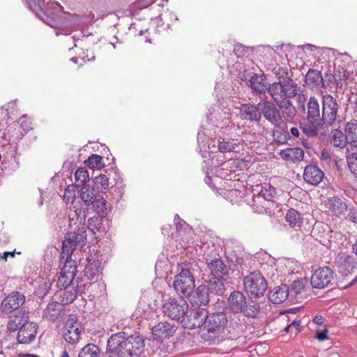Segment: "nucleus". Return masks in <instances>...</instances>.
<instances>
[{
    "instance_id": "obj_1",
    "label": "nucleus",
    "mask_w": 357,
    "mask_h": 357,
    "mask_svg": "<svg viewBox=\"0 0 357 357\" xmlns=\"http://www.w3.org/2000/svg\"><path fill=\"white\" fill-rule=\"evenodd\" d=\"M86 241V229L84 226L79 227L77 231L67 233L63 242L61 261H64L62 271L76 275L77 266L71 255L77 248H82Z\"/></svg>"
},
{
    "instance_id": "obj_2",
    "label": "nucleus",
    "mask_w": 357,
    "mask_h": 357,
    "mask_svg": "<svg viewBox=\"0 0 357 357\" xmlns=\"http://www.w3.org/2000/svg\"><path fill=\"white\" fill-rule=\"evenodd\" d=\"M31 10L36 13L45 24L51 27L57 28L66 24V14L61 11V6L57 2L48 3L43 10L44 0H26Z\"/></svg>"
},
{
    "instance_id": "obj_3",
    "label": "nucleus",
    "mask_w": 357,
    "mask_h": 357,
    "mask_svg": "<svg viewBox=\"0 0 357 357\" xmlns=\"http://www.w3.org/2000/svg\"><path fill=\"white\" fill-rule=\"evenodd\" d=\"M298 84L289 77L270 84L268 93L277 105L291 101L296 96Z\"/></svg>"
},
{
    "instance_id": "obj_4",
    "label": "nucleus",
    "mask_w": 357,
    "mask_h": 357,
    "mask_svg": "<svg viewBox=\"0 0 357 357\" xmlns=\"http://www.w3.org/2000/svg\"><path fill=\"white\" fill-rule=\"evenodd\" d=\"M228 308L234 313H242L248 317H256L259 313V304L252 300H247L243 293L232 291L227 298Z\"/></svg>"
},
{
    "instance_id": "obj_5",
    "label": "nucleus",
    "mask_w": 357,
    "mask_h": 357,
    "mask_svg": "<svg viewBox=\"0 0 357 357\" xmlns=\"http://www.w3.org/2000/svg\"><path fill=\"white\" fill-rule=\"evenodd\" d=\"M227 324V317L224 312L207 314L204 326L200 330V335L203 339L208 340L222 333Z\"/></svg>"
},
{
    "instance_id": "obj_6",
    "label": "nucleus",
    "mask_w": 357,
    "mask_h": 357,
    "mask_svg": "<svg viewBox=\"0 0 357 357\" xmlns=\"http://www.w3.org/2000/svg\"><path fill=\"white\" fill-rule=\"evenodd\" d=\"M243 284L248 294L254 298L262 296L268 287L264 277L258 271L252 272L245 277Z\"/></svg>"
},
{
    "instance_id": "obj_7",
    "label": "nucleus",
    "mask_w": 357,
    "mask_h": 357,
    "mask_svg": "<svg viewBox=\"0 0 357 357\" xmlns=\"http://www.w3.org/2000/svg\"><path fill=\"white\" fill-rule=\"evenodd\" d=\"M195 278L189 268H182L181 272L176 275L174 288L176 292L183 296H190L194 291Z\"/></svg>"
},
{
    "instance_id": "obj_8",
    "label": "nucleus",
    "mask_w": 357,
    "mask_h": 357,
    "mask_svg": "<svg viewBox=\"0 0 357 357\" xmlns=\"http://www.w3.org/2000/svg\"><path fill=\"white\" fill-rule=\"evenodd\" d=\"M188 309V305L185 300L175 298L166 300L162 307V312L165 316L177 321L181 319L182 321L185 319V315Z\"/></svg>"
},
{
    "instance_id": "obj_9",
    "label": "nucleus",
    "mask_w": 357,
    "mask_h": 357,
    "mask_svg": "<svg viewBox=\"0 0 357 357\" xmlns=\"http://www.w3.org/2000/svg\"><path fill=\"white\" fill-rule=\"evenodd\" d=\"M321 121L324 125L332 126L335 123L340 107L336 99L330 94L322 96Z\"/></svg>"
},
{
    "instance_id": "obj_10",
    "label": "nucleus",
    "mask_w": 357,
    "mask_h": 357,
    "mask_svg": "<svg viewBox=\"0 0 357 357\" xmlns=\"http://www.w3.org/2000/svg\"><path fill=\"white\" fill-rule=\"evenodd\" d=\"M82 331V324L77 318L73 314L69 315L63 328L65 340L71 344H77L80 340Z\"/></svg>"
},
{
    "instance_id": "obj_11",
    "label": "nucleus",
    "mask_w": 357,
    "mask_h": 357,
    "mask_svg": "<svg viewBox=\"0 0 357 357\" xmlns=\"http://www.w3.org/2000/svg\"><path fill=\"white\" fill-rule=\"evenodd\" d=\"M261 115L273 126H278L282 121V116L276 105L267 99H264L258 103Z\"/></svg>"
},
{
    "instance_id": "obj_12",
    "label": "nucleus",
    "mask_w": 357,
    "mask_h": 357,
    "mask_svg": "<svg viewBox=\"0 0 357 357\" xmlns=\"http://www.w3.org/2000/svg\"><path fill=\"white\" fill-rule=\"evenodd\" d=\"M126 334L123 332L114 333L107 340V351L109 353L117 355L119 357H125L126 344H127Z\"/></svg>"
},
{
    "instance_id": "obj_13",
    "label": "nucleus",
    "mask_w": 357,
    "mask_h": 357,
    "mask_svg": "<svg viewBox=\"0 0 357 357\" xmlns=\"http://www.w3.org/2000/svg\"><path fill=\"white\" fill-rule=\"evenodd\" d=\"M333 279V271L324 266L317 269L311 276V284L313 288L324 289L328 287Z\"/></svg>"
},
{
    "instance_id": "obj_14",
    "label": "nucleus",
    "mask_w": 357,
    "mask_h": 357,
    "mask_svg": "<svg viewBox=\"0 0 357 357\" xmlns=\"http://www.w3.org/2000/svg\"><path fill=\"white\" fill-rule=\"evenodd\" d=\"M25 302L24 294L13 291L5 297L0 305L1 312L4 314H10L20 308Z\"/></svg>"
},
{
    "instance_id": "obj_15",
    "label": "nucleus",
    "mask_w": 357,
    "mask_h": 357,
    "mask_svg": "<svg viewBox=\"0 0 357 357\" xmlns=\"http://www.w3.org/2000/svg\"><path fill=\"white\" fill-rule=\"evenodd\" d=\"M207 311L204 307H199L197 309L192 310L190 315H188L184 321V325L190 329L196 328H203L206 322Z\"/></svg>"
},
{
    "instance_id": "obj_16",
    "label": "nucleus",
    "mask_w": 357,
    "mask_h": 357,
    "mask_svg": "<svg viewBox=\"0 0 357 357\" xmlns=\"http://www.w3.org/2000/svg\"><path fill=\"white\" fill-rule=\"evenodd\" d=\"M37 331V324L28 319L20 328L17 336V341L20 344H29L35 340Z\"/></svg>"
},
{
    "instance_id": "obj_17",
    "label": "nucleus",
    "mask_w": 357,
    "mask_h": 357,
    "mask_svg": "<svg viewBox=\"0 0 357 357\" xmlns=\"http://www.w3.org/2000/svg\"><path fill=\"white\" fill-rule=\"evenodd\" d=\"M125 346V357L137 356L144 351V340L138 335H130L127 337V344Z\"/></svg>"
},
{
    "instance_id": "obj_18",
    "label": "nucleus",
    "mask_w": 357,
    "mask_h": 357,
    "mask_svg": "<svg viewBox=\"0 0 357 357\" xmlns=\"http://www.w3.org/2000/svg\"><path fill=\"white\" fill-rule=\"evenodd\" d=\"M335 264L338 272L347 276L356 268L354 259L346 253H339L335 258Z\"/></svg>"
},
{
    "instance_id": "obj_19",
    "label": "nucleus",
    "mask_w": 357,
    "mask_h": 357,
    "mask_svg": "<svg viewBox=\"0 0 357 357\" xmlns=\"http://www.w3.org/2000/svg\"><path fill=\"white\" fill-rule=\"evenodd\" d=\"M324 178V172L317 165H308L303 172L304 181L312 185H317Z\"/></svg>"
},
{
    "instance_id": "obj_20",
    "label": "nucleus",
    "mask_w": 357,
    "mask_h": 357,
    "mask_svg": "<svg viewBox=\"0 0 357 357\" xmlns=\"http://www.w3.org/2000/svg\"><path fill=\"white\" fill-rule=\"evenodd\" d=\"M176 328L167 321H162L152 328V335L155 340H160L172 337Z\"/></svg>"
},
{
    "instance_id": "obj_21",
    "label": "nucleus",
    "mask_w": 357,
    "mask_h": 357,
    "mask_svg": "<svg viewBox=\"0 0 357 357\" xmlns=\"http://www.w3.org/2000/svg\"><path fill=\"white\" fill-rule=\"evenodd\" d=\"M266 76L264 73L253 74L250 79V85L252 89V93L263 95L265 99L268 97L266 95V91H268V86L266 84Z\"/></svg>"
},
{
    "instance_id": "obj_22",
    "label": "nucleus",
    "mask_w": 357,
    "mask_h": 357,
    "mask_svg": "<svg viewBox=\"0 0 357 357\" xmlns=\"http://www.w3.org/2000/svg\"><path fill=\"white\" fill-rule=\"evenodd\" d=\"M240 117L251 122H259L261 120V112L257 105L244 104L240 107Z\"/></svg>"
},
{
    "instance_id": "obj_23",
    "label": "nucleus",
    "mask_w": 357,
    "mask_h": 357,
    "mask_svg": "<svg viewBox=\"0 0 357 357\" xmlns=\"http://www.w3.org/2000/svg\"><path fill=\"white\" fill-rule=\"evenodd\" d=\"M325 206L328 212L336 216L344 214L348 208L347 204L336 197L328 198L325 202Z\"/></svg>"
},
{
    "instance_id": "obj_24",
    "label": "nucleus",
    "mask_w": 357,
    "mask_h": 357,
    "mask_svg": "<svg viewBox=\"0 0 357 357\" xmlns=\"http://www.w3.org/2000/svg\"><path fill=\"white\" fill-rule=\"evenodd\" d=\"M28 319H29V312L24 308H21L13 316L9 317L7 323V329L12 332L20 330L22 324Z\"/></svg>"
},
{
    "instance_id": "obj_25",
    "label": "nucleus",
    "mask_w": 357,
    "mask_h": 357,
    "mask_svg": "<svg viewBox=\"0 0 357 357\" xmlns=\"http://www.w3.org/2000/svg\"><path fill=\"white\" fill-rule=\"evenodd\" d=\"M207 268L213 277L225 278L229 274V268L220 258H215L207 263Z\"/></svg>"
},
{
    "instance_id": "obj_26",
    "label": "nucleus",
    "mask_w": 357,
    "mask_h": 357,
    "mask_svg": "<svg viewBox=\"0 0 357 357\" xmlns=\"http://www.w3.org/2000/svg\"><path fill=\"white\" fill-rule=\"evenodd\" d=\"M289 295L287 285L282 284L275 287L268 294V298L274 304H280L285 301Z\"/></svg>"
},
{
    "instance_id": "obj_27",
    "label": "nucleus",
    "mask_w": 357,
    "mask_h": 357,
    "mask_svg": "<svg viewBox=\"0 0 357 357\" xmlns=\"http://www.w3.org/2000/svg\"><path fill=\"white\" fill-rule=\"evenodd\" d=\"M305 83L312 90L321 89L324 85L321 72L316 69H310L305 75Z\"/></svg>"
},
{
    "instance_id": "obj_28",
    "label": "nucleus",
    "mask_w": 357,
    "mask_h": 357,
    "mask_svg": "<svg viewBox=\"0 0 357 357\" xmlns=\"http://www.w3.org/2000/svg\"><path fill=\"white\" fill-rule=\"evenodd\" d=\"M280 155L286 161L296 162L303 160L304 153L303 149L300 148H288L281 151Z\"/></svg>"
},
{
    "instance_id": "obj_29",
    "label": "nucleus",
    "mask_w": 357,
    "mask_h": 357,
    "mask_svg": "<svg viewBox=\"0 0 357 357\" xmlns=\"http://www.w3.org/2000/svg\"><path fill=\"white\" fill-rule=\"evenodd\" d=\"M101 262L96 259H87V264L84 270V275L89 280H93L101 273Z\"/></svg>"
},
{
    "instance_id": "obj_30",
    "label": "nucleus",
    "mask_w": 357,
    "mask_h": 357,
    "mask_svg": "<svg viewBox=\"0 0 357 357\" xmlns=\"http://www.w3.org/2000/svg\"><path fill=\"white\" fill-rule=\"evenodd\" d=\"M24 136L22 131L18 128V124L13 123L10 124L3 132L2 137L8 143H15Z\"/></svg>"
},
{
    "instance_id": "obj_31",
    "label": "nucleus",
    "mask_w": 357,
    "mask_h": 357,
    "mask_svg": "<svg viewBox=\"0 0 357 357\" xmlns=\"http://www.w3.org/2000/svg\"><path fill=\"white\" fill-rule=\"evenodd\" d=\"M63 305L59 301H52L50 303L43 311V317L54 321L60 315Z\"/></svg>"
},
{
    "instance_id": "obj_32",
    "label": "nucleus",
    "mask_w": 357,
    "mask_h": 357,
    "mask_svg": "<svg viewBox=\"0 0 357 357\" xmlns=\"http://www.w3.org/2000/svg\"><path fill=\"white\" fill-rule=\"evenodd\" d=\"M91 204H85L88 210H93L98 215H103L107 208V202L101 195H95L90 199Z\"/></svg>"
},
{
    "instance_id": "obj_33",
    "label": "nucleus",
    "mask_w": 357,
    "mask_h": 357,
    "mask_svg": "<svg viewBox=\"0 0 357 357\" xmlns=\"http://www.w3.org/2000/svg\"><path fill=\"white\" fill-rule=\"evenodd\" d=\"M236 141L235 139H218L217 141H213V146H215V143H217L218 151L220 153L238 152L239 145Z\"/></svg>"
},
{
    "instance_id": "obj_34",
    "label": "nucleus",
    "mask_w": 357,
    "mask_h": 357,
    "mask_svg": "<svg viewBox=\"0 0 357 357\" xmlns=\"http://www.w3.org/2000/svg\"><path fill=\"white\" fill-rule=\"evenodd\" d=\"M324 124L321 120H307L301 123V129L308 137H314L318 133L321 125Z\"/></svg>"
},
{
    "instance_id": "obj_35",
    "label": "nucleus",
    "mask_w": 357,
    "mask_h": 357,
    "mask_svg": "<svg viewBox=\"0 0 357 357\" xmlns=\"http://www.w3.org/2000/svg\"><path fill=\"white\" fill-rule=\"evenodd\" d=\"M307 120H321L320 118V107L318 100L314 97H310L307 104Z\"/></svg>"
},
{
    "instance_id": "obj_36",
    "label": "nucleus",
    "mask_w": 357,
    "mask_h": 357,
    "mask_svg": "<svg viewBox=\"0 0 357 357\" xmlns=\"http://www.w3.org/2000/svg\"><path fill=\"white\" fill-rule=\"evenodd\" d=\"M75 286H68L63 287L59 292V303L63 306L71 303L77 296V290L75 289Z\"/></svg>"
},
{
    "instance_id": "obj_37",
    "label": "nucleus",
    "mask_w": 357,
    "mask_h": 357,
    "mask_svg": "<svg viewBox=\"0 0 357 357\" xmlns=\"http://www.w3.org/2000/svg\"><path fill=\"white\" fill-rule=\"evenodd\" d=\"M208 288L205 285H200L196 290L195 302L200 307L206 306L209 301Z\"/></svg>"
},
{
    "instance_id": "obj_38",
    "label": "nucleus",
    "mask_w": 357,
    "mask_h": 357,
    "mask_svg": "<svg viewBox=\"0 0 357 357\" xmlns=\"http://www.w3.org/2000/svg\"><path fill=\"white\" fill-rule=\"evenodd\" d=\"M225 278L213 277V280H210L207 287L211 292L222 296L225 291Z\"/></svg>"
},
{
    "instance_id": "obj_39",
    "label": "nucleus",
    "mask_w": 357,
    "mask_h": 357,
    "mask_svg": "<svg viewBox=\"0 0 357 357\" xmlns=\"http://www.w3.org/2000/svg\"><path fill=\"white\" fill-rule=\"evenodd\" d=\"M100 356L99 347L92 343L87 344L83 347L78 353V357H100Z\"/></svg>"
},
{
    "instance_id": "obj_40",
    "label": "nucleus",
    "mask_w": 357,
    "mask_h": 357,
    "mask_svg": "<svg viewBox=\"0 0 357 357\" xmlns=\"http://www.w3.org/2000/svg\"><path fill=\"white\" fill-rule=\"evenodd\" d=\"M344 133L351 142H357V120L348 122L345 126Z\"/></svg>"
},
{
    "instance_id": "obj_41",
    "label": "nucleus",
    "mask_w": 357,
    "mask_h": 357,
    "mask_svg": "<svg viewBox=\"0 0 357 357\" xmlns=\"http://www.w3.org/2000/svg\"><path fill=\"white\" fill-rule=\"evenodd\" d=\"M75 275L70 274L69 272L66 271H61L60 276L57 280V286L59 287H67L68 286H75L73 282L75 279Z\"/></svg>"
},
{
    "instance_id": "obj_42",
    "label": "nucleus",
    "mask_w": 357,
    "mask_h": 357,
    "mask_svg": "<svg viewBox=\"0 0 357 357\" xmlns=\"http://www.w3.org/2000/svg\"><path fill=\"white\" fill-rule=\"evenodd\" d=\"M286 220L293 228L300 227L302 218L299 213L294 209H290L286 214Z\"/></svg>"
},
{
    "instance_id": "obj_43",
    "label": "nucleus",
    "mask_w": 357,
    "mask_h": 357,
    "mask_svg": "<svg viewBox=\"0 0 357 357\" xmlns=\"http://www.w3.org/2000/svg\"><path fill=\"white\" fill-rule=\"evenodd\" d=\"M331 134V143L335 146L342 148L346 145L347 141L349 140L345 133H343L340 130H334L332 131Z\"/></svg>"
},
{
    "instance_id": "obj_44",
    "label": "nucleus",
    "mask_w": 357,
    "mask_h": 357,
    "mask_svg": "<svg viewBox=\"0 0 357 357\" xmlns=\"http://www.w3.org/2000/svg\"><path fill=\"white\" fill-rule=\"evenodd\" d=\"M93 185L98 191L105 192L109 186V178L105 174H100L94 178Z\"/></svg>"
},
{
    "instance_id": "obj_45",
    "label": "nucleus",
    "mask_w": 357,
    "mask_h": 357,
    "mask_svg": "<svg viewBox=\"0 0 357 357\" xmlns=\"http://www.w3.org/2000/svg\"><path fill=\"white\" fill-rule=\"evenodd\" d=\"M75 185L80 187L89 181V174L84 167L78 168L75 173Z\"/></svg>"
},
{
    "instance_id": "obj_46",
    "label": "nucleus",
    "mask_w": 357,
    "mask_h": 357,
    "mask_svg": "<svg viewBox=\"0 0 357 357\" xmlns=\"http://www.w3.org/2000/svg\"><path fill=\"white\" fill-rule=\"evenodd\" d=\"M84 163L92 169H100L105 167L102 158L98 154H92Z\"/></svg>"
},
{
    "instance_id": "obj_47",
    "label": "nucleus",
    "mask_w": 357,
    "mask_h": 357,
    "mask_svg": "<svg viewBox=\"0 0 357 357\" xmlns=\"http://www.w3.org/2000/svg\"><path fill=\"white\" fill-rule=\"evenodd\" d=\"M277 106L282 110L283 114L287 118L292 119L296 115V107L293 105L291 100Z\"/></svg>"
},
{
    "instance_id": "obj_48",
    "label": "nucleus",
    "mask_w": 357,
    "mask_h": 357,
    "mask_svg": "<svg viewBox=\"0 0 357 357\" xmlns=\"http://www.w3.org/2000/svg\"><path fill=\"white\" fill-rule=\"evenodd\" d=\"M347 161L351 172L357 175V150L351 152L348 151Z\"/></svg>"
},
{
    "instance_id": "obj_49",
    "label": "nucleus",
    "mask_w": 357,
    "mask_h": 357,
    "mask_svg": "<svg viewBox=\"0 0 357 357\" xmlns=\"http://www.w3.org/2000/svg\"><path fill=\"white\" fill-rule=\"evenodd\" d=\"M275 194V189L269 184H265V185L261 187L257 198L259 199L262 197L268 202L269 199L272 198Z\"/></svg>"
},
{
    "instance_id": "obj_50",
    "label": "nucleus",
    "mask_w": 357,
    "mask_h": 357,
    "mask_svg": "<svg viewBox=\"0 0 357 357\" xmlns=\"http://www.w3.org/2000/svg\"><path fill=\"white\" fill-rule=\"evenodd\" d=\"M102 226L100 216H93L88 221V228L93 233L99 231Z\"/></svg>"
},
{
    "instance_id": "obj_51",
    "label": "nucleus",
    "mask_w": 357,
    "mask_h": 357,
    "mask_svg": "<svg viewBox=\"0 0 357 357\" xmlns=\"http://www.w3.org/2000/svg\"><path fill=\"white\" fill-rule=\"evenodd\" d=\"M93 195H95L93 191L89 188L84 187L81 189L80 199L84 205L91 204L90 203V199H92Z\"/></svg>"
},
{
    "instance_id": "obj_52",
    "label": "nucleus",
    "mask_w": 357,
    "mask_h": 357,
    "mask_svg": "<svg viewBox=\"0 0 357 357\" xmlns=\"http://www.w3.org/2000/svg\"><path fill=\"white\" fill-rule=\"evenodd\" d=\"M15 103L10 102L3 106L0 109V114L2 117H7L8 119L11 118V115L13 114V111L15 110Z\"/></svg>"
},
{
    "instance_id": "obj_53",
    "label": "nucleus",
    "mask_w": 357,
    "mask_h": 357,
    "mask_svg": "<svg viewBox=\"0 0 357 357\" xmlns=\"http://www.w3.org/2000/svg\"><path fill=\"white\" fill-rule=\"evenodd\" d=\"M82 211L78 209H70L68 213V218L70 225L73 224L75 225L77 222L79 223L82 221V218L81 217Z\"/></svg>"
},
{
    "instance_id": "obj_54",
    "label": "nucleus",
    "mask_w": 357,
    "mask_h": 357,
    "mask_svg": "<svg viewBox=\"0 0 357 357\" xmlns=\"http://www.w3.org/2000/svg\"><path fill=\"white\" fill-rule=\"evenodd\" d=\"M16 123L18 124V128L20 131H22L24 135L27 131L31 129V123L24 115L22 116Z\"/></svg>"
},
{
    "instance_id": "obj_55",
    "label": "nucleus",
    "mask_w": 357,
    "mask_h": 357,
    "mask_svg": "<svg viewBox=\"0 0 357 357\" xmlns=\"http://www.w3.org/2000/svg\"><path fill=\"white\" fill-rule=\"evenodd\" d=\"M296 95L294 98H296L298 107H301L302 109H305V102L306 100L305 96L301 91V87L298 85V90Z\"/></svg>"
},
{
    "instance_id": "obj_56",
    "label": "nucleus",
    "mask_w": 357,
    "mask_h": 357,
    "mask_svg": "<svg viewBox=\"0 0 357 357\" xmlns=\"http://www.w3.org/2000/svg\"><path fill=\"white\" fill-rule=\"evenodd\" d=\"M304 289V284L301 280H295L291 284V292H294L296 294H300Z\"/></svg>"
},
{
    "instance_id": "obj_57",
    "label": "nucleus",
    "mask_w": 357,
    "mask_h": 357,
    "mask_svg": "<svg viewBox=\"0 0 357 357\" xmlns=\"http://www.w3.org/2000/svg\"><path fill=\"white\" fill-rule=\"evenodd\" d=\"M348 218L350 221L357 223V207H352L349 210Z\"/></svg>"
},
{
    "instance_id": "obj_58",
    "label": "nucleus",
    "mask_w": 357,
    "mask_h": 357,
    "mask_svg": "<svg viewBox=\"0 0 357 357\" xmlns=\"http://www.w3.org/2000/svg\"><path fill=\"white\" fill-rule=\"evenodd\" d=\"M327 334H328V330L327 329H324V330H323L321 331H319L317 333V338L319 341H321V342L324 341V340L328 339Z\"/></svg>"
},
{
    "instance_id": "obj_59",
    "label": "nucleus",
    "mask_w": 357,
    "mask_h": 357,
    "mask_svg": "<svg viewBox=\"0 0 357 357\" xmlns=\"http://www.w3.org/2000/svg\"><path fill=\"white\" fill-rule=\"evenodd\" d=\"M206 140V135H204V132H199L198 134H197V142H198V144H199V146H202V148H204L205 146V141Z\"/></svg>"
},
{
    "instance_id": "obj_60",
    "label": "nucleus",
    "mask_w": 357,
    "mask_h": 357,
    "mask_svg": "<svg viewBox=\"0 0 357 357\" xmlns=\"http://www.w3.org/2000/svg\"><path fill=\"white\" fill-rule=\"evenodd\" d=\"M155 0H139L138 2V7L139 8H144L151 5Z\"/></svg>"
},
{
    "instance_id": "obj_61",
    "label": "nucleus",
    "mask_w": 357,
    "mask_h": 357,
    "mask_svg": "<svg viewBox=\"0 0 357 357\" xmlns=\"http://www.w3.org/2000/svg\"><path fill=\"white\" fill-rule=\"evenodd\" d=\"M15 255V251H13V252H4L3 253L0 254V258L6 261L8 257H11V258L14 257Z\"/></svg>"
},
{
    "instance_id": "obj_62",
    "label": "nucleus",
    "mask_w": 357,
    "mask_h": 357,
    "mask_svg": "<svg viewBox=\"0 0 357 357\" xmlns=\"http://www.w3.org/2000/svg\"><path fill=\"white\" fill-rule=\"evenodd\" d=\"M75 198V195H72L70 190L66 189L65 193H64V199H66L68 202H69L70 199L73 200Z\"/></svg>"
},
{
    "instance_id": "obj_63",
    "label": "nucleus",
    "mask_w": 357,
    "mask_h": 357,
    "mask_svg": "<svg viewBox=\"0 0 357 357\" xmlns=\"http://www.w3.org/2000/svg\"><path fill=\"white\" fill-rule=\"evenodd\" d=\"M313 321L317 324H321L324 321V317L321 315H316L314 317Z\"/></svg>"
},
{
    "instance_id": "obj_64",
    "label": "nucleus",
    "mask_w": 357,
    "mask_h": 357,
    "mask_svg": "<svg viewBox=\"0 0 357 357\" xmlns=\"http://www.w3.org/2000/svg\"><path fill=\"white\" fill-rule=\"evenodd\" d=\"M208 156L212 158V161L211 162V165L212 167L219 166L220 165H221L222 163V160H221V162H218V160L216 161H214L215 155L211 156V153H208Z\"/></svg>"
}]
</instances>
